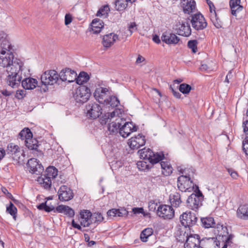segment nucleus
I'll use <instances>...</instances> for the list:
<instances>
[{
    "mask_svg": "<svg viewBox=\"0 0 248 248\" xmlns=\"http://www.w3.org/2000/svg\"><path fill=\"white\" fill-rule=\"evenodd\" d=\"M39 184L46 189H48L50 188L52 181L47 178L45 176L42 174L40 176L38 177L37 180Z\"/></svg>",
    "mask_w": 248,
    "mask_h": 248,
    "instance_id": "nucleus-37",
    "label": "nucleus"
},
{
    "mask_svg": "<svg viewBox=\"0 0 248 248\" xmlns=\"http://www.w3.org/2000/svg\"><path fill=\"white\" fill-rule=\"evenodd\" d=\"M58 194L59 200L62 202L68 201L71 200L74 197L72 190L65 185H63L60 187Z\"/></svg>",
    "mask_w": 248,
    "mask_h": 248,
    "instance_id": "nucleus-18",
    "label": "nucleus"
},
{
    "mask_svg": "<svg viewBox=\"0 0 248 248\" xmlns=\"http://www.w3.org/2000/svg\"><path fill=\"white\" fill-rule=\"evenodd\" d=\"M26 146L29 149L37 151L38 147V142L35 139H33L32 137L27 138L24 141Z\"/></svg>",
    "mask_w": 248,
    "mask_h": 248,
    "instance_id": "nucleus-34",
    "label": "nucleus"
},
{
    "mask_svg": "<svg viewBox=\"0 0 248 248\" xmlns=\"http://www.w3.org/2000/svg\"><path fill=\"white\" fill-rule=\"evenodd\" d=\"M109 10L108 6H105L100 8L97 12L96 16L99 17H106L108 15V12Z\"/></svg>",
    "mask_w": 248,
    "mask_h": 248,
    "instance_id": "nucleus-51",
    "label": "nucleus"
},
{
    "mask_svg": "<svg viewBox=\"0 0 248 248\" xmlns=\"http://www.w3.org/2000/svg\"><path fill=\"white\" fill-rule=\"evenodd\" d=\"M56 211L58 213L64 214L69 217H73L75 214L74 210L69 206L64 205H61L57 207Z\"/></svg>",
    "mask_w": 248,
    "mask_h": 248,
    "instance_id": "nucleus-29",
    "label": "nucleus"
},
{
    "mask_svg": "<svg viewBox=\"0 0 248 248\" xmlns=\"http://www.w3.org/2000/svg\"><path fill=\"white\" fill-rule=\"evenodd\" d=\"M37 80L31 78H25L21 82L22 86L25 90L34 89L37 85Z\"/></svg>",
    "mask_w": 248,
    "mask_h": 248,
    "instance_id": "nucleus-27",
    "label": "nucleus"
},
{
    "mask_svg": "<svg viewBox=\"0 0 248 248\" xmlns=\"http://www.w3.org/2000/svg\"><path fill=\"white\" fill-rule=\"evenodd\" d=\"M160 165L162 169V173L165 176H169L172 172V167L168 161H161Z\"/></svg>",
    "mask_w": 248,
    "mask_h": 248,
    "instance_id": "nucleus-33",
    "label": "nucleus"
},
{
    "mask_svg": "<svg viewBox=\"0 0 248 248\" xmlns=\"http://www.w3.org/2000/svg\"><path fill=\"white\" fill-rule=\"evenodd\" d=\"M192 26L196 30H203L207 26V22L201 14H196L192 16L191 20Z\"/></svg>",
    "mask_w": 248,
    "mask_h": 248,
    "instance_id": "nucleus-11",
    "label": "nucleus"
},
{
    "mask_svg": "<svg viewBox=\"0 0 248 248\" xmlns=\"http://www.w3.org/2000/svg\"><path fill=\"white\" fill-rule=\"evenodd\" d=\"M181 4L185 14H189L195 10L196 3L193 0H182Z\"/></svg>",
    "mask_w": 248,
    "mask_h": 248,
    "instance_id": "nucleus-25",
    "label": "nucleus"
},
{
    "mask_svg": "<svg viewBox=\"0 0 248 248\" xmlns=\"http://www.w3.org/2000/svg\"><path fill=\"white\" fill-rule=\"evenodd\" d=\"M191 90V87L187 84L182 83L179 86V91L184 94L188 93Z\"/></svg>",
    "mask_w": 248,
    "mask_h": 248,
    "instance_id": "nucleus-52",
    "label": "nucleus"
},
{
    "mask_svg": "<svg viewBox=\"0 0 248 248\" xmlns=\"http://www.w3.org/2000/svg\"><path fill=\"white\" fill-rule=\"evenodd\" d=\"M177 186L181 191L190 192L194 186V184L189 176L182 175L178 178Z\"/></svg>",
    "mask_w": 248,
    "mask_h": 248,
    "instance_id": "nucleus-8",
    "label": "nucleus"
},
{
    "mask_svg": "<svg viewBox=\"0 0 248 248\" xmlns=\"http://www.w3.org/2000/svg\"><path fill=\"white\" fill-rule=\"evenodd\" d=\"M91 26L93 33H98L104 27V23L99 19H94L92 22Z\"/></svg>",
    "mask_w": 248,
    "mask_h": 248,
    "instance_id": "nucleus-28",
    "label": "nucleus"
},
{
    "mask_svg": "<svg viewBox=\"0 0 248 248\" xmlns=\"http://www.w3.org/2000/svg\"><path fill=\"white\" fill-rule=\"evenodd\" d=\"M100 106L95 103H90L86 107L87 116L93 119L98 118L101 114Z\"/></svg>",
    "mask_w": 248,
    "mask_h": 248,
    "instance_id": "nucleus-13",
    "label": "nucleus"
},
{
    "mask_svg": "<svg viewBox=\"0 0 248 248\" xmlns=\"http://www.w3.org/2000/svg\"><path fill=\"white\" fill-rule=\"evenodd\" d=\"M138 127L132 122H125L121 126L120 135L123 138L128 137L132 132L137 131Z\"/></svg>",
    "mask_w": 248,
    "mask_h": 248,
    "instance_id": "nucleus-16",
    "label": "nucleus"
},
{
    "mask_svg": "<svg viewBox=\"0 0 248 248\" xmlns=\"http://www.w3.org/2000/svg\"><path fill=\"white\" fill-rule=\"evenodd\" d=\"M217 228L221 229L220 233H219V236H222L223 240L225 241V243L227 244H231L232 243V239L233 238V235L232 234H229L228 229L226 226H223V225L218 224Z\"/></svg>",
    "mask_w": 248,
    "mask_h": 248,
    "instance_id": "nucleus-24",
    "label": "nucleus"
},
{
    "mask_svg": "<svg viewBox=\"0 0 248 248\" xmlns=\"http://www.w3.org/2000/svg\"><path fill=\"white\" fill-rule=\"evenodd\" d=\"M91 93L90 88L85 86H80L73 93V97L77 103H84L90 98Z\"/></svg>",
    "mask_w": 248,
    "mask_h": 248,
    "instance_id": "nucleus-4",
    "label": "nucleus"
},
{
    "mask_svg": "<svg viewBox=\"0 0 248 248\" xmlns=\"http://www.w3.org/2000/svg\"><path fill=\"white\" fill-rule=\"evenodd\" d=\"M228 172L229 173V174H230V175L233 179H235L237 178L238 174L235 171H234L231 169H229Z\"/></svg>",
    "mask_w": 248,
    "mask_h": 248,
    "instance_id": "nucleus-63",
    "label": "nucleus"
},
{
    "mask_svg": "<svg viewBox=\"0 0 248 248\" xmlns=\"http://www.w3.org/2000/svg\"><path fill=\"white\" fill-rule=\"evenodd\" d=\"M187 46L192 50L193 53L197 51V41L196 40H190L188 42Z\"/></svg>",
    "mask_w": 248,
    "mask_h": 248,
    "instance_id": "nucleus-53",
    "label": "nucleus"
},
{
    "mask_svg": "<svg viewBox=\"0 0 248 248\" xmlns=\"http://www.w3.org/2000/svg\"><path fill=\"white\" fill-rule=\"evenodd\" d=\"M18 137L19 139L24 140L25 141L27 138L32 137V134L29 128H25L19 133Z\"/></svg>",
    "mask_w": 248,
    "mask_h": 248,
    "instance_id": "nucleus-44",
    "label": "nucleus"
},
{
    "mask_svg": "<svg viewBox=\"0 0 248 248\" xmlns=\"http://www.w3.org/2000/svg\"><path fill=\"white\" fill-rule=\"evenodd\" d=\"M170 201L171 206L178 207L182 202L180 194L177 192L171 193L170 195Z\"/></svg>",
    "mask_w": 248,
    "mask_h": 248,
    "instance_id": "nucleus-35",
    "label": "nucleus"
},
{
    "mask_svg": "<svg viewBox=\"0 0 248 248\" xmlns=\"http://www.w3.org/2000/svg\"><path fill=\"white\" fill-rule=\"evenodd\" d=\"M119 110L115 109L111 112L105 114L102 117L101 123H108V130L110 133H120V129L123 120L119 115Z\"/></svg>",
    "mask_w": 248,
    "mask_h": 248,
    "instance_id": "nucleus-2",
    "label": "nucleus"
},
{
    "mask_svg": "<svg viewBox=\"0 0 248 248\" xmlns=\"http://www.w3.org/2000/svg\"><path fill=\"white\" fill-rule=\"evenodd\" d=\"M128 5L129 4L127 2L126 0H117L115 2V8L118 11H123Z\"/></svg>",
    "mask_w": 248,
    "mask_h": 248,
    "instance_id": "nucleus-45",
    "label": "nucleus"
},
{
    "mask_svg": "<svg viewBox=\"0 0 248 248\" xmlns=\"http://www.w3.org/2000/svg\"><path fill=\"white\" fill-rule=\"evenodd\" d=\"M198 192L196 194H192L187 200V206L192 209L196 210L202 205V202L203 199L202 193L200 191L198 187H197Z\"/></svg>",
    "mask_w": 248,
    "mask_h": 248,
    "instance_id": "nucleus-5",
    "label": "nucleus"
},
{
    "mask_svg": "<svg viewBox=\"0 0 248 248\" xmlns=\"http://www.w3.org/2000/svg\"><path fill=\"white\" fill-rule=\"evenodd\" d=\"M72 21V16L69 14H67L65 16L64 23L65 25H68L71 23Z\"/></svg>",
    "mask_w": 248,
    "mask_h": 248,
    "instance_id": "nucleus-59",
    "label": "nucleus"
},
{
    "mask_svg": "<svg viewBox=\"0 0 248 248\" xmlns=\"http://www.w3.org/2000/svg\"><path fill=\"white\" fill-rule=\"evenodd\" d=\"M145 60V59L144 57L141 56V55H139L137 60H136V63L139 64L140 63H141V62H143Z\"/></svg>",
    "mask_w": 248,
    "mask_h": 248,
    "instance_id": "nucleus-64",
    "label": "nucleus"
},
{
    "mask_svg": "<svg viewBox=\"0 0 248 248\" xmlns=\"http://www.w3.org/2000/svg\"><path fill=\"white\" fill-rule=\"evenodd\" d=\"M25 154L23 150L19 147L12 159L18 163H23L25 160Z\"/></svg>",
    "mask_w": 248,
    "mask_h": 248,
    "instance_id": "nucleus-38",
    "label": "nucleus"
},
{
    "mask_svg": "<svg viewBox=\"0 0 248 248\" xmlns=\"http://www.w3.org/2000/svg\"><path fill=\"white\" fill-rule=\"evenodd\" d=\"M203 226L206 228L213 227L215 225L214 219L212 217H206L201 219Z\"/></svg>",
    "mask_w": 248,
    "mask_h": 248,
    "instance_id": "nucleus-43",
    "label": "nucleus"
},
{
    "mask_svg": "<svg viewBox=\"0 0 248 248\" xmlns=\"http://www.w3.org/2000/svg\"><path fill=\"white\" fill-rule=\"evenodd\" d=\"M6 211L13 216L14 219L16 220L17 209L11 202H10L9 205H7Z\"/></svg>",
    "mask_w": 248,
    "mask_h": 248,
    "instance_id": "nucleus-48",
    "label": "nucleus"
},
{
    "mask_svg": "<svg viewBox=\"0 0 248 248\" xmlns=\"http://www.w3.org/2000/svg\"><path fill=\"white\" fill-rule=\"evenodd\" d=\"M29 171L32 174L39 175L44 170V167L39 163L37 159L34 158L28 160L27 163Z\"/></svg>",
    "mask_w": 248,
    "mask_h": 248,
    "instance_id": "nucleus-14",
    "label": "nucleus"
},
{
    "mask_svg": "<svg viewBox=\"0 0 248 248\" xmlns=\"http://www.w3.org/2000/svg\"><path fill=\"white\" fill-rule=\"evenodd\" d=\"M76 77L77 73L69 68L62 70L59 74L60 78L63 81L72 82L76 80Z\"/></svg>",
    "mask_w": 248,
    "mask_h": 248,
    "instance_id": "nucleus-15",
    "label": "nucleus"
},
{
    "mask_svg": "<svg viewBox=\"0 0 248 248\" xmlns=\"http://www.w3.org/2000/svg\"><path fill=\"white\" fill-rule=\"evenodd\" d=\"M118 39V36L117 34L114 33H110L103 36L102 44L104 47H109Z\"/></svg>",
    "mask_w": 248,
    "mask_h": 248,
    "instance_id": "nucleus-26",
    "label": "nucleus"
},
{
    "mask_svg": "<svg viewBox=\"0 0 248 248\" xmlns=\"http://www.w3.org/2000/svg\"><path fill=\"white\" fill-rule=\"evenodd\" d=\"M37 208L39 210H44L47 212H49L53 210L54 212H56V210H55L54 207L52 205L48 204L46 202L44 203H42L37 206Z\"/></svg>",
    "mask_w": 248,
    "mask_h": 248,
    "instance_id": "nucleus-47",
    "label": "nucleus"
},
{
    "mask_svg": "<svg viewBox=\"0 0 248 248\" xmlns=\"http://www.w3.org/2000/svg\"><path fill=\"white\" fill-rule=\"evenodd\" d=\"M19 147L18 146L13 143H9L7 147L6 152L7 154L13 158L17 151V150H19Z\"/></svg>",
    "mask_w": 248,
    "mask_h": 248,
    "instance_id": "nucleus-42",
    "label": "nucleus"
},
{
    "mask_svg": "<svg viewBox=\"0 0 248 248\" xmlns=\"http://www.w3.org/2000/svg\"><path fill=\"white\" fill-rule=\"evenodd\" d=\"M3 46L11 47L14 46L12 45L9 41L8 35L3 31H0V49L3 48Z\"/></svg>",
    "mask_w": 248,
    "mask_h": 248,
    "instance_id": "nucleus-36",
    "label": "nucleus"
},
{
    "mask_svg": "<svg viewBox=\"0 0 248 248\" xmlns=\"http://www.w3.org/2000/svg\"><path fill=\"white\" fill-rule=\"evenodd\" d=\"M120 104V102L118 99L115 96H111L108 97V100L105 103L106 105H109L112 107L118 106Z\"/></svg>",
    "mask_w": 248,
    "mask_h": 248,
    "instance_id": "nucleus-46",
    "label": "nucleus"
},
{
    "mask_svg": "<svg viewBox=\"0 0 248 248\" xmlns=\"http://www.w3.org/2000/svg\"><path fill=\"white\" fill-rule=\"evenodd\" d=\"M158 216L164 219H171L174 215V211L171 206L162 205L158 207L157 209Z\"/></svg>",
    "mask_w": 248,
    "mask_h": 248,
    "instance_id": "nucleus-17",
    "label": "nucleus"
},
{
    "mask_svg": "<svg viewBox=\"0 0 248 248\" xmlns=\"http://www.w3.org/2000/svg\"><path fill=\"white\" fill-rule=\"evenodd\" d=\"M162 41L168 45H176L180 41L179 38L175 34L164 32L161 36Z\"/></svg>",
    "mask_w": 248,
    "mask_h": 248,
    "instance_id": "nucleus-23",
    "label": "nucleus"
},
{
    "mask_svg": "<svg viewBox=\"0 0 248 248\" xmlns=\"http://www.w3.org/2000/svg\"><path fill=\"white\" fill-rule=\"evenodd\" d=\"M243 127L244 133L248 136V120L243 123Z\"/></svg>",
    "mask_w": 248,
    "mask_h": 248,
    "instance_id": "nucleus-61",
    "label": "nucleus"
},
{
    "mask_svg": "<svg viewBox=\"0 0 248 248\" xmlns=\"http://www.w3.org/2000/svg\"><path fill=\"white\" fill-rule=\"evenodd\" d=\"M3 46L0 50V66L6 68L7 84L13 88H17L22 79L24 63L19 59H14V46Z\"/></svg>",
    "mask_w": 248,
    "mask_h": 248,
    "instance_id": "nucleus-1",
    "label": "nucleus"
},
{
    "mask_svg": "<svg viewBox=\"0 0 248 248\" xmlns=\"http://www.w3.org/2000/svg\"><path fill=\"white\" fill-rule=\"evenodd\" d=\"M170 89L171 90V92L173 93V95L176 98H180L181 97V94L179 92L175 91L171 86H170Z\"/></svg>",
    "mask_w": 248,
    "mask_h": 248,
    "instance_id": "nucleus-62",
    "label": "nucleus"
},
{
    "mask_svg": "<svg viewBox=\"0 0 248 248\" xmlns=\"http://www.w3.org/2000/svg\"><path fill=\"white\" fill-rule=\"evenodd\" d=\"M240 0H230V5L231 8L232 14L236 16V13L242 10L243 7L239 4Z\"/></svg>",
    "mask_w": 248,
    "mask_h": 248,
    "instance_id": "nucleus-32",
    "label": "nucleus"
},
{
    "mask_svg": "<svg viewBox=\"0 0 248 248\" xmlns=\"http://www.w3.org/2000/svg\"><path fill=\"white\" fill-rule=\"evenodd\" d=\"M128 215V211L125 209L121 208L117 209V217H124Z\"/></svg>",
    "mask_w": 248,
    "mask_h": 248,
    "instance_id": "nucleus-55",
    "label": "nucleus"
},
{
    "mask_svg": "<svg viewBox=\"0 0 248 248\" xmlns=\"http://www.w3.org/2000/svg\"><path fill=\"white\" fill-rule=\"evenodd\" d=\"M243 150L245 154L248 155V136H247L243 141Z\"/></svg>",
    "mask_w": 248,
    "mask_h": 248,
    "instance_id": "nucleus-56",
    "label": "nucleus"
},
{
    "mask_svg": "<svg viewBox=\"0 0 248 248\" xmlns=\"http://www.w3.org/2000/svg\"><path fill=\"white\" fill-rule=\"evenodd\" d=\"M80 222L81 225L84 227H88L92 224V213L87 210L81 211L80 213Z\"/></svg>",
    "mask_w": 248,
    "mask_h": 248,
    "instance_id": "nucleus-21",
    "label": "nucleus"
},
{
    "mask_svg": "<svg viewBox=\"0 0 248 248\" xmlns=\"http://www.w3.org/2000/svg\"><path fill=\"white\" fill-rule=\"evenodd\" d=\"M237 214L238 217L241 219H248V205H240L237 209Z\"/></svg>",
    "mask_w": 248,
    "mask_h": 248,
    "instance_id": "nucleus-30",
    "label": "nucleus"
},
{
    "mask_svg": "<svg viewBox=\"0 0 248 248\" xmlns=\"http://www.w3.org/2000/svg\"><path fill=\"white\" fill-rule=\"evenodd\" d=\"M128 30L131 35L133 32L137 30V25L135 22H131L128 26Z\"/></svg>",
    "mask_w": 248,
    "mask_h": 248,
    "instance_id": "nucleus-54",
    "label": "nucleus"
},
{
    "mask_svg": "<svg viewBox=\"0 0 248 248\" xmlns=\"http://www.w3.org/2000/svg\"><path fill=\"white\" fill-rule=\"evenodd\" d=\"M145 143V139L144 136L139 134L137 136L132 137L128 140V144L129 147L134 150L138 149L143 146Z\"/></svg>",
    "mask_w": 248,
    "mask_h": 248,
    "instance_id": "nucleus-20",
    "label": "nucleus"
},
{
    "mask_svg": "<svg viewBox=\"0 0 248 248\" xmlns=\"http://www.w3.org/2000/svg\"><path fill=\"white\" fill-rule=\"evenodd\" d=\"M110 93L108 88L99 87L94 92V97L101 104H105L108 100Z\"/></svg>",
    "mask_w": 248,
    "mask_h": 248,
    "instance_id": "nucleus-10",
    "label": "nucleus"
},
{
    "mask_svg": "<svg viewBox=\"0 0 248 248\" xmlns=\"http://www.w3.org/2000/svg\"><path fill=\"white\" fill-rule=\"evenodd\" d=\"M176 31L180 35L188 37L191 34L190 25L186 22H179L176 25Z\"/></svg>",
    "mask_w": 248,
    "mask_h": 248,
    "instance_id": "nucleus-19",
    "label": "nucleus"
},
{
    "mask_svg": "<svg viewBox=\"0 0 248 248\" xmlns=\"http://www.w3.org/2000/svg\"><path fill=\"white\" fill-rule=\"evenodd\" d=\"M147 161L144 160L138 161L137 163V167L140 170L145 171L148 170L150 168L149 165L147 164Z\"/></svg>",
    "mask_w": 248,
    "mask_h": 248,
    "instance_id": "nucleus-50",
    "label": "nucleus"
},
{
    "mask_svg": "<svg viewBox=\"0 0 248 248\" xmlns=\"http://www.w3.org/2000/svg\"><path fill=\"white\" fill-rule=\"evenodd\" d=\"M43 175L52 181L57 176L58 170L53 166H49L47 168Z\"/></svg>",
    "mask_w": 248,
    "mask_h": 248,
    "instance_id": "nucleus-31",
    "label": "nucleus"
},
{
    "mask_svg": "<svg viewBox=\"0 0 248 248\" xmlns=\"http://www.w3.org/2000/svg\"><path fill=\"white\" fill-rule=\"evenodd\" d=\"M107 215L108 217L110 218H112L113 217H117V209H112L109 210L107 212Z\"/></svg>",
    "mask_w": 248,
    "mask_h": 248,
    "instance_id": "nucleus-58",
    "label": "nucleus"
},
{
    "mask_svg": "<svg viewBox=\"0 0 248 248\" xmlns=\"http://www.w3.org/2000/svg\"><path fill=\"white\" fill-rule=\"evenodd\" d=\"M132 212L135 214H143L144 210L142 207H135L132 209Z\"/></svg>",
    "mask_w": 248,
    "mask_h": 248,
    "instance_id": "nucleus-60",
    "label": "nucleus"
},
{
    "mask_svg": "<svg viewBox=\"0 0 248 248\" xmlns=\"http://www.w3.org/2000/svg\"><path fill=\"white\" fill-rule=\"evenodd\" d=\"M206 2L209 7V17L213 25L217 29L222 27V22L218 18L216 12V8L213 3L210 0H206Z\"/></svg>",
    "mask_w": 248,
    "mask_h": 248,
    "instance_id": "nucleus-12",
    "label": "nucleus"
},
{
    "mask_svg": "<svg viewBox=\"0 0 248 248\" xmlns=\"http://www.w3.org/2000/svg\"><path fill=\"white\" fill-rule=\"evenodd\" d=\"M180 221L185 227H190L195 225L198 220L195 214L191 212L184 213L180 217Z\"/></svg>",
    "mask_w": 248,
    "mask_h": 248,
    "instance_id": "nucleus-9",
    "label": "nucleus"
},
{
    "mask_svg": "<svg viewBox=\"0 0 248 248\" xmlns=\"http://www.w3.org/2000/svg\"><path fill=\"white\" fill-rule=\"evenodd\" d=\"M59 78L58 74L54 70L46 71L41 76V81L45 85H53L58 81Z\"/></svg>",
    "mask_w": 248,
    "mask_h": 248,
    "instance_id": "nucleus-7",
    "label": "nucleus"
},
{
    "mask_svg": "<svg viewBox=\"0 0 248 248\" xmlns=\"http://www.w3.org/2000/svg\"><path fill=\"white\" fill-rule=\"evenodd\" d=\"M25 95V91H24L23 90H17L16 91L15 96L18 99H21L24 97Z\"/></svg>",
    "mask_w": 248,
    "mask_h": 248,
    "instance_id": "nucleus-57",
    "label": "nucleus"
},
{
    "mask_svg": "<svg viewBox=\"0 0 248 248\" xmlns=\"http://www.w3.org/2000/svg\"><path fill=\"white\" fill-rule=\"evenodd\" d=\"M89 79V76L87 73L84 72H80L78 76H77L76 82L79 85H82L87 82Z\"/></svg>",
    "mask_w": 248,
    "mask_h": 248,
    "instance_id": "nucleus-40",
    "label": "nucleus"
},
{
    "mask_svg": "<svg viewBox=\"0 0 248 248\" xmlns=\"http://www.w3.org/2000/svg\"><path fill=\"white\" fill-rule=\"evenodd\" d=\"M92 221L93 223H99L104 220V217L100 213L95 212L92 214Z\"/></svg>",
    "mask_w": 248,
    "mask_h": 248,
    "instance_id": "nucleus-49",
    "label": "nucleus"
},
{
    "mask_svg": "<svg viewBox=\"0 0 248 248\" xmlns=\"http://www.w3.org/2000/svg\"><path fill=\"white\" fill-rule=\"evenodd\" d=\"M25 154L23 150L19 147L12 159L18 163H23L25 160Z\"/></svg>",
    "mask_w": 248,
    "mask_h": 248,
    "instance_id": "nucleus-39",
    "label": "nucleus"
},
{
    "mask_svg": "<svg viewBox=\"0 0 248 248\" xmlns=\"http://www.w3.org/2000/svg\"><path fill=\"white\" fill-rule=\"evenodd\" d=\"M153 233V230L151 228H147L144 229L141 232L140 238L141 240L143 242H146L148 240L149 236Z\"/></svg>",
    "mask_w": 248,
    "mask_h": 248,
    "instance_id": "nucleus-41",
    "label": "nucleus"
},
{
    "mask_svg": "<svg viewBox=\"0 0 248 248\" xmlns=\"http://www.w3.org/2000/svg\"><path fill=\"white\" fill-rule=\"evenodd\" d=\"M219 242L216 237H209L201 240V248H218Z\"/></svg>",
    "mask_w": 248,
    "mask_h": 248,
    "instance_id": "nucleus-22",
    "label": "nucleus"
},
{
    "mask_svg": "<svg viewBox=\"0 0 248 248\" xmlns=\"http://www.w3.org/2000/svg\"><path fill=\"white\" fill-rule=\"evenodd\" d=\"M184 235L186 238L185 244V248H201V240L200 236L196 234H189L184 232Z\"/></svg>",
    "mask_w": 248,
    "mask_h": 248,
    "instance_id": "nucleus-6",
    "label": "nucleus"
},
{
    "mask_svg": "<svg viewBox=\"0 0 248 248\" xmlns=\"http://www.w3.org/2000/svg\"><path fill=\"white\" fill-rule=\"evenodd\" d=\"M138 153L141 159L147 160L152 164L158 163L164 157L163 154L161 155L158 153L155 154L149 148L141 149L138 151Z\"/></svg>",
    "mask_w": 248,
    "mask_h": 248,
    "instance_id": "nucleus-3",
    "label": "nucleus"
}]
</instances>
